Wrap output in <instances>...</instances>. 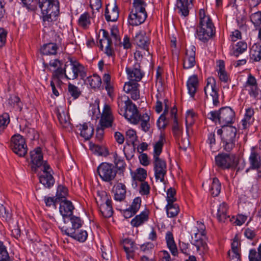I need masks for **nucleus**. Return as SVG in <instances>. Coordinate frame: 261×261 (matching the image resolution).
<instances>
[{
  "mask_svg": "<svg viewBox=\"0 0 261 261\" xmlns=\"http://www.w3.org/2000/svg\"><path fill=\"white\" fill-rule=\"evenodd\" d=\"M31 170L37 174L39 181L45 187L50 188L55 184L53 170L46 161L43 160V154L40 147H37L30 152Z\"/></svg>",
  "mask_w": 261,
  "mask_h": 261,
  "instance_id": "obj_1",
  "label": "nucleus"
},
{
  "mask_svg": "<svg viewBox=\"0 0 261 261\" xmlns=\"http://www.w3.org/2000/svg\"><path fill=\"white\" fill-rule=\"evenodd\" d=\"M199 23L197 27V37L203 42H207L215 34V27L208 15H206L203 9L199 12Z\"/></svg>",
  "mask_w": 261,
  "mask_h": 261,
  "instance_id": "obj_2",
  "label": "nucleus"
},
{
  "mask_svg": "<svg viewBox=\"0 0 261 261\" xmlns=\"http://www.w3.org/2000/svg\"><path fill=\"white\" fill-rule=\"evenodd\" d=\"M118 112L133 124L139 122V115L137 106L125 95L119 96L117 99Z\"/></svg>",
  "mask_w": 261,
  "mask_h": 261,
  "instance_id": "obj_3",
  "label": "nucleus"
},
{
  "mask_svg": "<svg viewBox=\"0 0 261 261\" xmlns=\"http://www.w3.org/2000/svg\"><path fill=\"white\" fill-rule=\"evenodd\" d=\"M164 137L161 135L153 147V169L154 176L156 180L162 182L165 181V176L167 173V165L166 162L159 158L162 151L164 145Z\"/></svg>",
  "mask_w": 261,
  "mask_h": 261,
  "instance_id": "obj_4",
  "label": "nucleus"
},
{
  "mask_svg": "<svg viewBox=\"0 0 261 261\" xmlns=\"http://www.w3.org/2000/svg\"><path fill=\"white\" fill-rule=\"evenodd\" d=\"M217 134L221 136L223 149L229 152L235 147L238 142L237 129L234 126H224L217 130Z\"/></svg>",
  "mask_w": 261,
  "mask_h": 261,
  "instance_id": "obj_5",
  "label": "nucleus"
},
{
  "mask_svg": "<svg viewBox=\"0 0 261 261\" xmlns=\"http://www.w3.org/2000/svg\"><path fill=\"white\" fill-rule=\"evenodd\" d=\"M133 6L129 15L128 22L132 25H138L143 23L147 18L145 9L147 4L144 0H134Z\"/></svg>",
  "mask_w": 261,
  "mask_h": 261,
  "instance_id": "obj_6",
  "label": "nucleus"
},
{
  "mask_svg": "<svg viewBox=\"0 0 261 261\" xmlns=\"http://www.w3.org/2000/svg\"><path fill=\"white\" fill-rule=\"evenodd\" d=\"M38 4L44 21L51 22L56 20L60 11L58 0H39Z\"/></svg>",
  "mask_w": 261,
  "mask_h": 261,
  "instance_id": "obj_7",
  "label": "nucleus"
},
{
  "mask_svg": "<svg viewBox=\"0 0 261 261\" xmlns=\"http://www.w3.org/2000/svg\"><path fill=\"white\" fill-rule=\"evenodd\" d=\"M65 77L68 80H74L79 75L82 79L86 76L84 67L76 61L70 59V63L64 65Z\"/></svg>",
  "mask_w": 261,
  "mask_h": 261,
  "instance_id": "obj_8",
  "label": "nucleus"
},
{
  "mask_svg": "<svg viewBox=\"0 0 261 261\" xmlns=\"http://www.w3.org/2000/svg\"><path fill=\"white\" fill-rule=\"evenodd\" d=\"M97 173L102 180L111 183L117 175V171L115 166L110 163H102L97 167Z\"/></svg>",
  "mask_w": 261,
  "mask_h": 261,
  "instance_id": "obj_9",
  "label": "nucleus"
},
{
  "mask_svg": "<svg viewBox=\"0 0 261 261\" xmlns=\"http://www.w3.org/2000/svg\"><path fill=\"white\" fill-rule=\"evenodd\" d=\"M198 232L194 233V237H192V244L196 247L197 251L200 255L205 253L208 250L206 243L202 238L205 235V227L203 224H199Z\"/></svg>",
  "mask_w": 261,
  "mask_h": 261,
  "instance_id": "obj_10",
  "label": "nucleus"
},
{
  "mask_svg": "<svg viewBox=\"0 0 261 261\" xmlns=\"http://www.w3.org/2000/svg\"><path fill=\"white\" fill-rule=\"evenodd\" d=\"M205 99H208V94L212 98L213 104L215 107L220 106L219 94L217 88L216 81L213 77H208L206 84L204 88Z\"/></svg>",
  "mask_w": 261,
  "mask_h": 261,
  "instance_id": "obj_11",
  "label": "nucleus"
},
{
  "mask_svg": "<svg viewBox=\"0 0 261 261\" xmlns=\"http://www.w3.org/2000/svg\"><path fill=\"white\" fill-rule=\"evenodd\" d=\"M236 158L234 154L219 153L215 156V163L221 169H229L236 166Z\"/></svg>",
  "mask_w": 261,
  "mask_h": 261,
  "instance_id": "obj_12",
  "label": "nucleus"
},
{
  "mask_svg": "<svg viewBox=\"0 0 261 261\" xmlns=\"http://www.w3.org/2000/svg\"><path fill=\"white\" fill-rule=\"evenodd\" d=\"M11 148L13 152L19 156H24L27 153V146L24 139L19 134L15 135L11 138Z\"/></svg>",
  "mask_w": 261,
  "mask_h": 261,
  "instance_id": "obj_13",
  "label": "nucleus"
},
{
  "mask_svg": "<svg viewBox=\"0 0 261 261\" xmlns=\"http://www.w3.org/2000/svg\"><path fill=\"white\" fill-rule=\"evenodd\" d=\"M235 120V113L234 111L229 107H222L220 109L219 114V124L222 127L228 126L229 124H232Z\"/></svg>",
  "mask_w": 261,
  "mask_h": 261,
  "instance_id": "obj_14",
  "label": "nucleus"
},
{
  "mask_svg": "<svg viewBox=\"0 0 261 261\" xmlns=\"http://www.w3.org/2000/svg\"><path fill=\"white\" fill-rule=\"evenodd\" d=\"M61 231L80 242H84L87 239L88 233L86 230L82 229H73V228H66L64 226L60 227Z\"/></svg>",
  "mask_w": 261,
  "mask_h": 261,
  "instance_id": "obj_15",
  "label": "nucleus"
},
{
  "mask_svg": "<svg viewBox=\"0 0 261 261\" xmlns=\"http://www.w3.org/2000/svg\"><path fill=\"white\" fill-rule=\"evenodd\" d=\"M134 43L138 47L146 51L148 55H150L149 51L150 39L145 32H139L136 33L134 38Z\"/></svg>",
  "mask_w": 261,
  "mask_h": 261,
  "instance_id": "obj_16",
  "label": "nucleus"
},
{
  "mask_svg": "<svg viewBox=\"0 0 261 261\" xmlns=\"http://www.w3.org/2000/svg\"><path fill=\"white\" fill-rule=\"evenodd\" d=\"M195 49L196 48L194 46H191L186 49L183 62V67L184 69H190L195 66L196 64Z\"/></svg>",
  "mask_w": 261,
  "mask_h": 261,
  "instance_id": "obj_17",
  "label": "nucleus"
},
{
  "mask_svg": "<svg viewBox=\"0 0 261 261\" xmlns=\"http://www.w3.org/2000/svg\"><path fill=\"white\" fill-rule=\"evenodd\" d=\"M139 84L135 82L129 81L125 83L123 90L134 100L140 98V91L139 89Z\"/></svg>",
  "mask_w": 261,
  "mask_h": 261,
  "instance_id": "obj_18",
  "label": "nucleus"
},
{
  "mask_svg": "<svg viewBox=\"0 0 261 261\" xmlns=\"http://www.w3.org/2000/svg\"><path fill=\"white\" fill-rule=\"evenodd\" d=\"M125 70L130 81L137 83L142 78L143 73L140 69V65L137 62L135 63L133 68L126 67Z\"/></svg>",
  "mask_w": 261,
  "mask_h": 261,
  "instance_id": "obj_19",
  "label": "nucleus"
},
{
  "mask_svg": "<svg viewBox=\"0 0 261 261\" xmlns=\"http://www.w3.org/2000/svg\"><path fill=\"white\" fill-rule=\"evenodd\" d=\"M113 117L111 107L109 105H105L100 120V123L102 127H109L112 126Z\"/></svg>",
  "mask_w": 261,
  "mask_h": 261,
  "instance_id": "obj_20",
  "label": "nucleus"
},
{
  "mask_svg": "<svg viewBox=\"0 0 261 261\" xmlns=\"http://www.w3.org/2000/svg\"><path fill=\"white\" fill-rule=\"evenodd\" d=\"M228 210V207L226 203L223 202L219 205L217 213V218L219 222L225 223L227 221H232V219H234V217L230 218Z\"/></svg>",
  "mask_w": 261,
  "mask_h": 261,
  "instance_id": "obj_21",
  "label": "nucleus"
},
{
  "mask_svg": "<svg viewBox=\"0 0 261 261\" xmlns=\"http://www.w3.org/2000/svg\"><path fill=\"white\" fill-rule=\"evenodd\" d=\"M250 167L253 169H258L261 167V157L257 148L252 147L249 158Z\"/></svg>",
  "mask_w": 261,
  "mask_h": 261,
  "instance_id": "obj_22",
  "label": "nucleus"
},
{
  "mask_svg": "<svg viewBox=\"0 0 261 261\" xmlns=\"http://www.w3.org/2000/svg\"><path fill=\"white\" fill-rule=\"evenodd\" d=\"M73 209L74 206L71 201L66 199L61 200L60 201V212L64 218L71 217Z\"/></svg>",
  "mask_w": 261,
  "mask_h": 261,
  "instance_id": "obj_23",
  "label": "nucleus"
},
{
  "mask_svg": "<svg viewBox=\"0 0 261 261\" xmlns=\"http://www.w3.org/2000/svg\"><path fill=\"white\" fill-rule=\"evenodd\" d=\"M149 219V212L147 210H145L141 213L140 214L135 216L131 222V225L136 227H138L145 222L147 221Z\"/></svg>",
  "mask_w": 261,
  "mask_h": 261,
  "instance_id": "obj_24",
  "label": "nucleus"
},
{
  "mask_svg": "<svg viewBox=\"0 0 261 261\" xmlns=\"http://www.w3.org/2000/svg\"><path fill=\"white\" fill-rule=\"evenodd\" d=\"M198 80L197 75H193L190 76L187 82V86L188 93L192 97H194L198 87Z\"/></svg>",
  "mask_w": 261,
  "mask_h": 261,
  "instance_id": "obj_25",
  "label": "nucleus"
},
{
  "mask_svg": "<svg viewBox=\"0 0 261 261\" xmlns=\"http://www.w3.org/2000/svg\"><path fill=\"white\" fill-rule=\"evenodd\" d=\"M77 127H79V130L80 131V135L86 140H89L93 135L94 133L93 127L87 123H84L81 125H77Z\"/></svg>",
  "mask_w": 261,
  "mask_h": 261,
  "instance_id": "obj_26",
  "label": "nucleus"
},
{
  "mask_svg": "<svg viewBox=\"0 0 261 261\" xmlns=\"http://www.w3.org/2000/svg\"><path fill=\"white\" fill-rule=\"evenodd\" d=\"M166 241L168 248L173 256H176L178 254V250L174 242L173 234L170 231H168L166 234Z\"/></svg>",
  "mask_w": 261,
  "mask_h": 261,
  "instance_id": "obj_27",
  "label": "nucleus"
},
{
  "mask_svg": "<svg viewBox=\"0 0 261 261\" xmlns=\"http://www.w3.org/2000/svg\"><path fill=\"white\" fill-rule=\"evenodd\" d=\"M248 48L247 44L244 41H240L237 42L233 47L231 55L238 57L247 50Z\"/></svg>",
  "mask_w": 261,
  "mask_h": 261,
  "instance_id": "obj_28",
  "label": "nucleus"
},
{
  "mask_svg": "<svg viewBox=\"0 0 261 261\" xmlns=\"http://www.w3.org/2000/svg\"><path fill=\"white\" fill-rule=\"evenodd\" d=\"M191 4L185 0H177L176 7L179 13L185 17L189 14V6Z\"/></svg>",
  "mask_w": 261,
  "mask_h": 261,
  "instance_id": "obj_29",
  "label": "nucleus"
},
{
  "mask_svg": "<svg viewBox=\"0 0 261 261\" xmlns=\"http://www.w3.org/2000/svg\"><path fill=\"white\" fill-rule=\"evenodd\" d=\"M86 83L92 89H98L101 85V77L96 74L88 76L85 81Z\"/></svg>",
  "mask_w": 261,
  "mask_h": 261,
  "instance_id": "obj_30",
  "label": "nucleus"
},
{
  "mask_svg": "<svg viewBox=\"0 0 261 261\" xmlns=\"http://www.w3.org/2000/svg\"><path fill=\"white\" fill-rule=\"evenodd\" d=\"M105 18L108 21H115L119 17V11L117 6L115 4L111 12L108 9V5L107 6L105 10Z\"/></svg>",
  "mask_w": 261,
  "mask_h": 261,
  "instance_id": "obj_31",
  "label": "nucleus"
},
{
  "mask_svg": "<svg viewBox=\"0 0 261 261\" xmlns=\"http://www.w3.org/2000/svg\"><path fill=\"white\" fill-rule=\"evenodd\" d=\"M126 195V187L122 183H118L115 189L114 199L119 201L123 200Z\"/></svg>",
  "mask_w": 261,
  "mask_h": 261,
  "instance_id": "obj_32",
  "label": "nucleus"
},
{
  "mask_svg": "<svg viewBox=\"0 0 261 261\" xmlns=\"http://www.w3.org/2000/svg\"><path fill=\"white\" fill-rule=\"evenodd\" d=\"M56 114L60 124L63 127H68L70 125L69 117L64 111L56 110Z\"/></svg>",
  "mask_w": 261,
  "mask_h": 261,
  "instance_id": "obj_33",
  "label": "nucleus"
},
{
  "mask_svg": "<svg viewBox=\"0 0 261 261\" xmlns=\"http://www.w3.org/2000/svg\"><path fill=\"white\" fill-rule=\"evenodd\" d=\"M250 59L255 62H258L261 60V45L254 44L250 51Z\"/></svg>",
  "mask_w": 261,
  "mask_h": 261,
  "instance_id": "obj_34",
  "label": "nucleus"
},
{
  "mask_svg": "<svg viewBox=\"0 0 261 261\" xmlns=\"http://www.w3.org/2000/svg\"><path fill=\"white\" fill-rule=\"evenodd\" d=\"M99 211L102 216L105 218L111 217L113 214V210L112 205V201L107 202L106 204L98 206Z\"/></svg>",
  "mask_w": 261,
  "mask_h": 261,
  "instance_id": "obj_35",
  "label": "nucleus"
},
{
  "mask_svg": "<svg viewBox=\"0 0 261 261\" xmlns=\"http://www.w3.org/2000/svg\"><path fill=\"white\" fill-rule=\"evenodd\" d=\"M103 82L105 85V89L108 95L112 98L114 96V87L111 83V76L109 74L105 73L103 76Z\"/></svg>",
  "mask_w": 261,
  "mask_h": 261,
  "instance_id": "obj_36",
  "label": "nucleus"
},
{
  "mask_svg": "<svg viewBox=\"0 0 261 261\" xmlns=\"http://www.w3.org/2000/svg\"><path fill=\"white\" fill-rule=\"evenodd\" d=\"M57 46L56 44L49 43L44 45L41 48V52L43 55H55L57 53Z\"/></svg>",
  "mask_w": 261,
  "mask_h": 261,
  "instance_id": "obj_37",
  "label": "nucleus"
},
{
  "mask_svg": "<svg viewBox=\"0 0 261 261\" xmlns=\"http://www.w3.org/2000/svg\"><path fill=\"white\" fill-rule=\"evenodd\" d=\"M96 202L98 206L110 202L112 201L111 197L106 191H102L97 193V197L95 198Z\"/></svg>",
  "mask_w": 261,
  "mask_h": 261,
  "instance_id": "obj_38",
  "label": "nucleus"
},
{
  "mask_svg": "<svg viewBox=\"0 0 261 261\" xmlns=\"http://www.w3.org/2000/svg\"><path fill=\"white\" fill-rule=\"evenodd\" d=\"M78 24L79 26L84 28L87 29L91 24V17L88 12H85L81 15L79 20Z\"/></svg>",
  "mask_w": 261,
  "mask_h": 261,
  "instance_id": "obj_39",
  "label": "nucleus"
},
{
  "mask_svg": "<svg viewBox=\"0 0 261 261\" xmlns=\"http://www.w3.org/2000/svg\"><path fill=\"white\" fill-rule=\"evenodd\" d=\"M114 162L115 166L121 173H123L126 168V164L123 159L118 156L116 152L113 153Z\"/></svg>",
  "mask_w": 261,
  "mask_h": 261,
  "instance_id": "obj_40",
  "label": "nucleus"
},
{
  "mask_svg": "<svg viewBox=\"0 0 261 261\" xmlns=\"http://www.w3.org/2000/svg\"><path fill=\"white\" fill-rule=\"evenodd\" d=\"M221 185L219 179L216 178H213L212 185L210 188V192L214 197L217 196L220 193Z\"/></svg>",
  "mask_w": 261,
  "mask_h": 261,
  "instance_id": "obj_41",
  "label": "nucleus"
},
{
  "mask_svg": "<svg viewBox=\"0 0 261 261\" xmlns=\"http://www.w3.org/2000/svg\"><path fill=\"white\" fill-rule=\"evenodd\" d=\"M102 38L99 40L100 47L103 50L104 46L108 47L112 45V39L109 36V33L105 30H102Z\"/></svg>",
  "mask_w": 261,
  "mask_h": 261,
  "instance_id": "obj_42",
  "label": "nucleus"
},
{
  "mask_svg": "<svg viewBox=\"0 0 261 261\" xmlns=\"http://www.w3.org/2000/svg\"><path fill=\"white\" fill-rule=\"evenodd\" d=\"M166 208L168 217L170 218L176 216L179 212V206L176 203L168 204Z\"/></svg>",
  "mask_w": 261,
  "mask_h": 261,
  "instance_id": "obj_43",
  "label": "nucleus"
},
{
  "mask_svg": "<svg viewBox=\"0 0 261 261\" xmlns=\"http://www.w3.org/2000/svg\"><path fill=\"white\" fill-rule=\"evenodd\" d=\"M149 120L150 117L146 113L142 116H139V121H140L141 129L145 132H148L150 128Z\"/></svg>",
  "mask_w": 261,
  "mask_h": 261,
  "instance_id": "obj_44",
  "label": "nucleus"
},
{
  "mask_svg": "<svg viewBox=\"0 0 261 261\" xmlns=\"http://www.w3.org/2000/svg\"><path fill=\"white\" fill-rule=\"evenodd\" d=\"M68 93L73 99H77L81 94L80 89L70 83L68 84Z\"/></svg>",
  "mask_w": 261,
  "mask_h": 261,
  "instance_id": "obj_45",
  "label": "nucleus"
},
{
  "mask_svg": "<svg viewBox=\"0 0 261 261\" xmlns=\"http://www.w3.org/2000/svg\"><path fill=\"white\" fill-rule=\"evenodd\" d=\"M165 109L164 113L160 117L159 120L157 122V125L158 127L160 128H165L166 126V118H165V115L168 111V107L167 106V102H168V100L167 99L165 100Z\"/></svg>",
  "mask_w": 261,
  "mask_h": 261,
  "instance_id": "obj_46",
  "label": "nucleus"
},
{
  "mask_svg": "<svg viewBox=\"0 0 261 261\" xmlns=\"http://www.w3.org/2000/svg\"><path fill=\"white\" fill-rule=\"evenodd\" d=\"M70 218V222L71 226H64L66 228H73V229H79L81 227L82 224V221L79 217L73 216L72 215Z\"/></svg>",
  "mask_w": 261,
  "mask_h": 261,
  "instance_id": "obj_47",
  "label": "nucleus"
},
{
  "mask_svg": "<svg viewBox=\"0 0 261 261\" xmlns=\"http://www.w3.org/2000/svg\"><path fill=\"white\" fill-rule=\"evenodd\" d=\"M8 103L12 107L19 109V111H21L22 109V107L20 105V99L17 96H11L8 99Z\"/></svg>",
  "mask_w": 261,
  "mask_h": 261,
  "instance_id": "obj_48",
  "label": "nucleus"
},
{
  "mask_svg": "<svg viewBox=\"0 0 261 261\" xmlns=\"http://www.w3.org/2000/svg\"><path fill=\"white\" fill-rule=\"evenodd\" d=\"M250 19L251 22L255 26H259L261 24V11H258L252 13L250 15Z\"/></svg>",
  "mask_w": 261,
  "mask_h": 261,
  "instance_id": "obj_49",
  "label": "nucleus"
},
{
  "mask_svg": "<svg viewBox=\"0 0 261 261\" xmlns=\"http://www.w3.org/2000/svg\"><path fill=\"white\" fill-rule=\"evenodd\" d=\"M125 138L127 142L134 145L137 139L136 132L133 129H128L126 132Z\"/></svg>",
  "mask_w": 261,
  "mask_h": 261,
  "instance_id": "obj_50",
  "label": "nucleus"
},
{
  "mask_svg": "<svg viewBox=\"0 0 261 261\" xmlns=\"http://www.w3.org/2000/svg\"><path fill=\"white\" fill-rule=\"evenodd\" d=\"M122 244L124 250H133V249H135L136 248L135 242L128 238L123 240Z\"/></svg>",
  "mask_w": 261,
  "mask_h": 261,
  "instance_id": "obj_51",
  "label": "nucleus"
},
{
  "mask_svg": "<svg viewBox=\"0 0 261 261\" xmlns=\"http://www.w3.org/2000/svg\"><path fill=\"white\" fill-rule=\"evenodd\" d=\"M147 177V172L143 168H139L137 169V171L135 176V178L136 180L140 181H144V180L146 179Z\"/></svg>",
  "mask_w": 261,
  "mask_h": 261,
  "instance_id": "obj_52",
  "label": "nucleus"
},
{
  "mask_svg": "<svg viewBox=\"0 0 261 261\" xmlns=\"http://www.w3.org/2000/svg\"><path fill=\"white\" fill-rule=\"evenodd\" d=\"M68 190L63 186H59L57 189L56 197L60 201L61 199L65 198L67 195Z\"/></svg>",
  "mask_w": 261,
  "mask_h": 261,
  "instance_id": "obj_53",
  "label": "nucleus"
},
{
  "mask_svg": "<svg viewBox=\"0 0 261 261\" xmlns=\"http://www.w3.org/2000/svg\"><path fill=\"white\" fill-rule=\"evenodd\" d=\"M176 191L174 189L170 188L167 190V200L168 204L174 203V202L176 201V199L175 197Z\"/></svg>",
  "mask_w": 261,
  "mask_h": 261,
  "instance_id": "obj_54",
  "label": "nucleus"
},
{
  "mask_svg": "<svg viewBox=\"0 0 261 261\" xmlns=\"http://www.w3.org/2000/svg\"><path fill=\"white\" fill-rule=\"evenodd\" d=\"M141 199L139 197H137L135 198L129 208L132 210L135 213H137L139 208H140L141 204Z\"/></svg>",
  "mask_w": 261,
  "mask_h": 261,
  "instance_id": "obj_55",
  "label": "nucleus"
},
{
  "mask_svg": "<svg viewBox=\"0 0 261 261\" xmlns=\"http://www.w3.org/2000/svg\"><path fill=\"white\" fill-rule=\"evenodd\" d=\"M246 88H247V90L248 91V93L251 97L255 98L258 96L260 91L258 85L249 86Z\"/></svg>",
  "mask_w": 261,
  "mask_h": 261,
  "instance_id": "obj_56",
  "label": "nucleus"
},
{
  "mask_svg": "<svg viewBox=\"0 0 261 261\" xmlns=\"http://www.w3.org/2000/svg\"><path fill=\"white\" fill-rule=\"evenodd\" d=\"M119 31L118 28L116 27H113L111 29V35L112 37L115 40L114 43L117 45L118 43H120V38L118 35Z\"/></svg>",
  "mask_w": 261,
  "mask_h": 261,
  "instance_id": "obj_57",
  "label": "nucleus"
},
{
  "mask_svg": "<svg viewBox=\"0 0 261 261\" xmlns=\"http://www.w3.org/2000/svg\"><path fill=\"white\" fill-rule=\"evenodd\" d=\"M139 192L141 195H147L149 194L150 187L147 182L143 181L141 182Z\"/></svg>",
  "mask_w": 261,
  "mask_h": 261,
  "instance_id": "obj_58",
  "label": "nucleus"
},
{
  "mask_svg": "<svg viewBox=\"0 0 261 261\" xmlns=\"http://www.w3.org/2000/svg\"><path fill=\"white\" fill-rule=\"evenodd\" d=\"M220 109L219 111H211L207 114V118L213 121L218 122L219 123V114Z\"/></svg>",
  "mask_w": 261,
  "mask_h": 261,
  "instance_id": "obj_59",
  "label": "nucleus"
},
{
  "mask_svg": "<svg viewBox=\"0 0 261 261\" xmlns=\"http://www.w3.org/2000/svg\"><path fill=\"white\" fill-rule=\"evenodd\" d=\"M249 261H261V256L256 254L255 249H251L249 251Z\"/></svg>",
  "mask_w": 261,
  "mask_h": 261,
  "instance_id": "obj_60",
  "label": "nucleus"
},
{
  "mask_svg": "<svg viewBox=\"0 0 261 261\" xmlns=\"http://www.w3.org/2000/svg\"><path fill=\"white\" fill-rule=\"evenodd\" d=\"M8 32L4 28H0V48L6 43Z\"/></svg>",
  "mask_w": 261,
  "mask_h": 261,
  "instance_id": "obj_61",
  "label": "nucleus"
},
{
  "mask_svg": "<svg viewBox=\"0 0 261 261\" xmlns=\"http://www.w3.org/2000/svg\"><path fill=\"white\" fill-rule=\"evenodd\" d=\"M172 130L174 136L176 138H179L181 134V131L177 122V119L175 118L174 121H173Z\"/></svg>",
  "mask_w": 261,
  "mask_h": 261,
  "instance_id": "obj_62",
  "label": "nucleus"
},
{
  "mask_svg": "<svg viewBox=\"0 0 261 261\" xmlns=\"http://www.w3.org/2000/svg\"><path fill=\"white\" fill-rule=\"evenodd\" d=\"M10 122L9 115L7 113H4L0 115V125L7 126Z\"/></svg>",
  "mask_w": 261,
  "mask_h": 261,
  "instance_id": "obj_63",
  "label": "nucleus"
},
{
  "mask_svg": "<svg viewBox=\"0 0 261 261\" xmlns=\"http://www.w3.org/2000/svg\"><path fill=\"white\" fill-rule=\"evenodd\" d=\"M90 6L93 11H98L102 6L101 0H90Z\"/></svg>",
  "mask_w": 261,
  "mask_h": 261,
  "instance_id": "obj_64",
  "label": "nucleus"
}]
</instances>
